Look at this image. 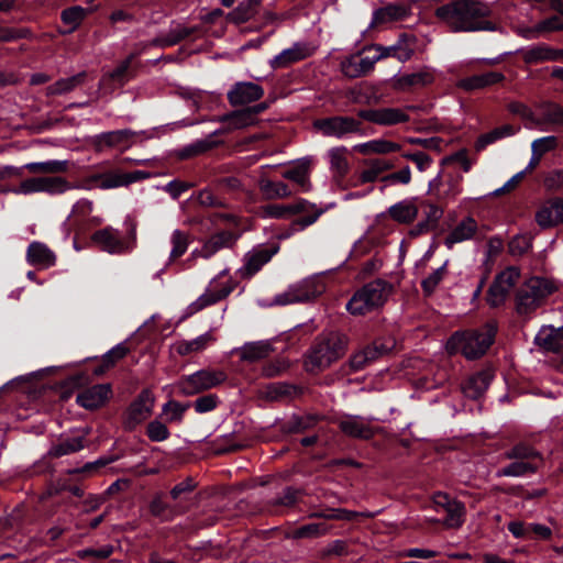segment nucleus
Returning a JSON list of instances; mask_svg holds the SVG:
<instances>
[{
  "label": "nucleus",
  "instance_id": "obj_1",
  "mask_svg": "<svg viewBox=\"0 0 563 563\" xmlns=\"http://www.w3.org/2000/svg\"><path fill=\"white\" fill-rule=\"evenodd\" d=\"M492 8L481 0H454L435 10V16L453 32L495 31Z\"/></svg>",
  "mask_w": 563,
  "mask_h": 563
},
{
  "label": "nucleus",
  "instance_id": "obj_2",
  "mask_svg": "<svg viewBox=\"0 0 563 563\" xmlns=\"http://www.w3.org/2000/svg\"><path fill=\"white\" fill-rule=\"evenodd\" d=\"M497 325L489 321L478 329L457 331L446 342V350L461 352L468 360L483 356L495 341Z\"/></svg>",
  "mask_w": 563,
  "mask_h": 563
},
{
  "label": "nucleus",
  "instance_id": "obj_3",
  "mask_svg": "<svg viewBox=\"0 0 563 563\" xmlns=\"http://www.w3.org/2000/svg\"><path fill=\"white\" fill-rule=\"evenodd\" d=\"M346 350V339L339 332L318 335L309 349L305 367L310 373L321 372L341 358Z\"/></svg>",
  "mask_w": 563,
  "mask_h": 563
},
{
  "label": "nucleus",
  "instance_id": "obj_4",
  "mask_svg": "<svg viewBox=\"0 0 563 563\" xmlns=\"http://www.w3.org/2000/svg\"><path fill=\"white\" fill-rule=\"evenodd\" d=\"M512 462L497 471L498 477H521L534 474L543 465V456L533 446L518 443L504 453Z\"/></svg>",
  "mask_w": 563,
  "mask_h": 563
},
{
  "label": "nucleus",
  "instance_id": "obj_5",
  "mask_svg": "<svg viewBox=\"0 0 563 563\" xmlns=\"http://www.w3.org/2000/svg\"><path fill=\"white\" fill-rule=\"evenodd\" d=\"M325 291V284L321 276L313 275L303 278L275 296L273 303L287 306L299 302L312 301Z\"/></svg>",
  "mask_w": 563,
  "mask_h": 563
},
{
  "label": "nucleus",
  "instance_id": "obj_6",
  "mask_svg": "<svg viewBox=\"0 0 563 563\" xmlns=\"http://www.w3.org/2000/svg\"><path fill=\"white\" fill-rule=\"evenodd\" d=\"M555 289L554 283L550 279L542 277L528 279L517 294V311L521 314L530 313Z\"/></svg>",
  "mask_w": 563,
  "mask_h": 563
},
{
  "label": "nucleus",
  "instance_id": "obj_7",
  "mask_svg": "<svg viewBox=\"0 0 563 563\" xmlns=\"http://www.w3.org/2000/svg\"><path fill=\"white\" fill-rule=\"evenodd\" d=\"M386 283L377 279L356 291L346 303V310L354 316L365 314L382 306L385 300Z\"/></svg>",
  "mask_w": 563,
  "mask_h": 563
},
{
  "label": "nucleus",
  "instance_id": "obj_8",
  "mask_svg": "<svg viewBox=\"0 0 563 563\" xmlns=\"http://www.w3.org/2000/svg\"><path fill=\"white\" fill-rule=\"evenodd\" d=\"M224 371L205 368L183 376L176 384L178 391L185 396H194L214 388L227 380Z\"/></svg>",
  "mask_w": 563,
  "mask_h": 563
},
{
  "label": "nucleus",
  "instance_id": "obj_9",
  "mask_svg": "<svg viewBox=\"0 0 563 563\" xmlns=\"http://www.w3.org/2000/svg\"><path fill=\"white\" fill-rule=\"evenodd\" d=\"M228 269H223L217 277L210 280L205 292L187 307L188 316L217 303L233 291L235 284L228 277Z\"/></svg>",
  "mask_w": 563,
  "mask_h": 563
},
{
  "label": "nucleus",
  "instance_id": "obj_10",
  "mask_svg": "<svg viewBox=\"0 0 563 563\" xmlns=\"http://www.w3.org/2000/svg\"><path fill=\"white\" fill-rule=\"evenodd\" d=\"M387 54V48L369 46L362 52L351 54L342 59L341 70L349 78H357L369 73L374 65Z\"/></svg>",
  "mask_w": 563,
  "mask_h": 563
},
{
  "label": "nucleus",
  "instance_id": "obj_11",
  "mask_svg": "<svg viewBox=\"0 0 563 563\" xmlns=\"http://www.w3.org/2000/svg\"><path fill=\"white\" fill-rule=\"evenodd\" d=\"M314 128L324 136L344 139L351 134L365 135L362 123L351 117H331L314 122Z\"/></svg>",
  "mask_w": 563,
  "mask_h": 563
},
{
  "label": "nucleus",
  "instance_id": "obj_12",
  "mask_svg": "<svg viewBox=\"0 0 563 563\" xmlns=\"http://www.w3.org/2000/svg\"><path fill=\"white\" fill-rule=\"evenodd\" d=\"M519 277L520 272L514 266L499 273L488 289L487 302L492 307L500 306L519 280Z\"/></svg>",
  "mask_w": 563,
  "mask_h": 563
},
{
  "label": "nucleus",
  "instance_id": "obj_13",
  "mask_svg": "<svg viewBox=\"0 0 563 563\" xmlns=\"http://www.w3.org/2000/svg\"><path fill=\"white\" fill-rule=\"evenodd\" d=\"M154 401L155 398L151 390H142L125 411L123 421L124 428L126 430H133L136 426L145 421L152 415Z\"/></svg>",
  "mask_w": 563,
  "mask_h": 563
},
{
  "label": "nucleus",
  "instance_id": "obj_14",
  "mask_svg": "<svg viewBox=\"0 0 563 563\" xmlns=\"http://www.w3.org/2000/svg\"><path fill=\"white\" fill-rule=\"evenodd\" d=\"M290 210L291 217L295 214L300 216L291 223L289 228L291 233L302 231L306 228L310 227L325 211L324 208L318 207L317 205L306 199H298L296 201L290 202Z\"/></svg>",
  "mask_w": 563,
  "mask_h": 563
},
{
  "label": "nucleus",
  "instance_id": "obj_15",
  "mask_svg": "<svg viewBox=\"0 0 563 563\" xmlns=\"http://www.w3.org/2000/svg\"><path fill=\"white\" fill-rule=\"evenodd\" d=\"M278 252L277 246L260 245L244 255V264L238 271L241 277L251 278Z\"/></svg>",
  "mask_w": 563,
  "mask_h": 563
},
{
  "label": "nucleus",
  "instance_id": "obj_16",
  "mask_svg": "<svg viewBox=\"0 0 563 563\" xmlns=\"http://www.w3.org/2000/svg\"><path fill=\"white\" fill-rule=\"evenodd\" d=\"M91 239L99 249L110 254H124L132 252L124 238L121 236L119 230L112 227H106L96 231Z\"/></svg>",
  "mask_w": 563,
  "mask_h": 563
},
{
  "label": "nucleus",
  "instance_id": "obj_17",
  "mask_svg": "<svg viewBox=\"0 0 563 563\" xmlns=\"http://www.w3.org/2000/svg\"><path fill=\"white\" fill-rule=\"evenodd\" d=\"M264 96V89L253 81H238L227 93L231 106H245L260 100Z\"/></svg>",
  "mask_w": 563,
  "mask_h": 563
},
{
  "label": "nucleus",
  "instance_id": "obj_18",
  "mask_svg": "<svg viewBox=\"0 0 563 563\" xmlns=\"http://www.w3.org/2000/svg\"><path fill=\"white\" fill-rule=\"evenodd\" d=\"M314 53V46L307 42H296L289 48L283 49L271 60L273 68H285L289 65L310 57Z\"/></svg>",
  "mask_w": 563,
  "mask_h": 563
},
{
  "label": "nucleus",
  "instance_id": "obj_19",
  "mask_svg": "<svg viewBox=\"0 0 563 563\" xmlns=\"http://www.w3.org/2000/svg\"><path fill=\"white\" fill-rule=\"evenodd\" d=\"M536 221L542 229L553 228L563 222V198L547 201L536 213Z\"/></svg>",
  "mask_w": 563,
  "mask_h": 563
},
{
  "label": "nucleus",
  "instance_id": "obj_20",
  "mask_svg": "<svg viewBox=\"0 0 563 563\" xmlns=\"http://www.w3.org/2000/svg\"><path fill=\"white\" fill-rule=\"evenodd\" d=\"M125 187L124 175L119 170H111L102 174H95L86 177L79 188L85 190L99 189H113Z\"/></svg>",
  "mask_w": 563,
  "mask_h": 563
},
{
  "label": "nucleus",
  "instance_id": "obj_21",
  "mask_svg": "<svg viewBox=\"0 0 563 563\" xmlns=\"http://www.w3.org/2000/svg\"><path fill=\"white\" fill-rule=\"evenodd\" d=\"M433 74L424 68L417 73L396 75L391 79V87L398 91H409L415 88L424 87L432 84Z\"/></svg>",
  "mask_w": 563,
  "mask_h": 563
},
{
  "label": "nucleus",
  "instance_id": "obj_22",
  "mask_svg": "<svg viewBox=\"0 0 563 563\" xmlns=\"http://www.w3.org/2000/svg\"><path fill=\"white\" fill-rule=\"evenodd\" d=\"M110 395V385L98 384L78 393L76 401L79 406L92 410L101 407L109 399Z\"/></svg>",
  "mask_w": 563,
  "mask_h": 563
},
{
  "label": "nucleus",
  "instance_id": "obj_23",
  "mask_svg": "<svg viewBox=\"0 0 563 563\" xmlns=\"http://www.w3.org/2000/svg\"><path fill=\"white\" fill-rule=\"evenodd\" d=\"M533 125L544 130L545 125L563 126V107L555 102H542L537 107Z\"/></svg>",
  "mask_w": 563,
  "mask_h": 563
},
{
  "label": "nucleus",
  "instance_id": "obj_24",
  "mask_svg": "<svg viewBox=\"0 0 563 563\" xmlns=\"http://www.w3.org/2000/svg\"><path fill=\"white\" fill-rule=\"evenodd\" d=\"M238 240V236L230 231H222L217 234H213L202 246L200 250H195L192 252L194 256L210 258L217 252L222 249L232 247Z\"/></svg>",
  "mask_w": 563,
  "mask_h": 563
},
{
  "label": "nucleus",
  "instance_id": "obj_25",
  "mask_svg": "<svg viewBox=\"0 0 563 563\" xmlns=\"http://www.w3.org/2000/svg\"><path fill=\"white\" fill-rule=\"evenodd\" d=\"M338 426L344 434L353 438L368 439L374 433L369 421L360 416H344L338 420Z\"/></svg>",
  "mask_w": 563,
  "mask_h": 563
},
{
  "label": "nucleus",
  "instance_id": "obj_26",
  "mask_svg": "<svg viewBox=\"0 0 563 563\" xmlns=\"http://www.w3.org/2000/svg\"><path fill=\"white\" fill-rule=\"evenodd\" d=\"M26 261L30 265L48 268L55 264L56 256L46 244L34 241L27 246Z\"/></svg>",
  "mask_w": 563,
  "mask_h": 563
},
{
  "label": "nucleus",
  "instance_id": "obj_27",
  "mask_svg": "<svg viewBox=\"0 0 563 563\" xmlns=\"http://www.w3.org/2000/svg\"><path fill=\"white\" fill-rule=\"evenodd\" d=\"M505 79L503 73L499 71H487L483 74H476L466 78L461 79L457 82V87L466 91L484 89L492 87L496 84L501 82Z\"/></svg>",
  "mask_w": 563,
  "mask_h": 563
},
{
  "label": "nucleus",
  "instance_id": "obj_28",
  "mask_svg": "<svg viewBox=\"0 0 563 563\" xmlns=\"http://www.w3.org/2000/svg\"><path fill=\"white\" fill-rule=\"evenodd\" d=\"M534 342L545 351L559 352L561 349H563V327H542L537 333Z\"/></svg>",
  "mask_w": 563,
  "mask_h": 563
},
{
  "label": "nucleus",
  "instance_id": "obj_29",
  "mask_svg": "<svg viewBox=\"0 0 563 563\" xmlns=\"http://www.w3.org/2000/svg\"><path fill=\"white\" fill-rule=\"evenodd\" d=\"M478 230L477 222L472 217H466L460 221L445 238V245L452 247L456 243H462L473 239Z\"/></svg>",
  "mask_w": 563,
  "mask_h": 563
},
{
  "label": "nucleus",
  "instance_id": "obj_30",
  "mask_svg": "<svg viewBox=\"0 0 563 563\" xmlns=\"http://www.w3.org/2000/svg\"><path fill=\"white\" fill-rule=\"evenodd\" d=\"M492 379L493 373L490 371L478 372L463 384V394L471 399H477L486 391Z\"/></svg>",
  "mask_w": 563,
  "mask_h": 563
},
{
  "label": "nucleus",
  "instance_id": "obj_31",
  "mask_svg": "<svg viewBox=\"0 0 563 563\" xmlns=\"http://www.w3.org/2000/svg\"><path fill=\"white\" fill-rule=\"evenodd\" d=\"M311 158L303 157L298 159L295 165L283 173V177L294 181L301 190L307 191L310 188L309 173Z\"/></svg>",
  "mask_w": 563,
  "mask_h": 563
},
{
  "label": "nucleus",
  "instance_id": "obj_32",
  "mask_svg": "<svg viewBox=\"0 0 563 563\" xmlns=\"http://www.w3.org/2000/svg\"><path fill=\"white\" fill-rule=\"evenodd\" d=\"M522 58L528 64L554 62L563 58V51L554 49L548 45H536L527 48L522 53Z\"/></svg>",
  "mask_w": 563,
  "mask_h": 563
},
{
  "label": "nucleus",
  "instance_id": "obj_33",
  "mask_svg": "<svg viewBox=\"0 0 563 563\" xmlns=\"http://www.w3.org/2000/svg\"><path fill=\"white\" fill-rule=\"evenodd\" d=\"M420 210L417 198L405 199L389 207V217L399 223L412 222Z\"/></svg>",
  "mask_w": 563,
  "mask_h": 563
},
{
  "label": "nucleus",
  "instance_id": "obj_34",
  "mask_svg": "<svg viewBox=\"0 0 563 563\" xmlns=\"http://www.w3.org/2000/svg\"><path fill=\"white\" fill-rule=\"evenodd\" d=\"M273 351L268 341H257L244 344L240 350V358L246 362H257L266 358Z\"/></svg>",
  "mask_w": 563,
  "mask_h": 563
},
{
  "label": "nucleus",
  "instance_id": "obj_35",
  "mask_svg": "<svg viewBox=\"0 0 563 563\" xmlns=\"http://www.w3.org/2000/svg\"><path fill=\"white\" fill-rule=\"evenodd\" d=\"M136 54H130L124 60H122L113 70L109 71L103 76L102 81H112L114 86L122 87L125 85L131 78V65L134 60Z\"/></svg>",
  "mask_w": 563,
  "mask_h": 563
},
{
  "label": "nucleus",
  "instance_id": "obj_36",
  "mask_svg": "<svg viewBox=\"0 0 563 563\" xmlns=\"http://www.w3.org/2000/svg\"><path fill=\"white\" fill-rule=\"evenodd\" d=\"M517 131H518V129L511 124H504L501 126L495 128L492 131L478 136V139L475 143V148H476V151H482L486 146H488L499 140L515 135L517 133Z\"/></svg>",
  "mask_w": 563,
  "mask_h": 563
},
{
  "label": "nucleus",
  "instance_id": "obj_37",
  "mask_svg": "<svg viewBox=\"0 0 563 563\" xmlns=\"http://www.w3.org/2000/svg\"><path fill=\"white\" fill-rule=\"evenodd\" d=\"M417 38L413 34L404 33L399 36L396 44L389 46V56L396 57L400 62H406L411 58Z\"/></svg>",
  "mask_w": 563,
  "mask_h": 563
},
{
  "label": "nucleus",
  "instance_id": "obj_38",
  "mask_svg": "<svg viewBox=\"0 0 563 563\" xmlns=\"http://www.w3.org/2000/svg\"><path fill=\"white\" fill-rule=\"evenodd\" d=\"M134 132L129 129L103 132L95 136V145L101 150L104 146L113 147L126 143Z\"/></svg>",
  "mask_w": 563,
  "mask_h": 563
},
{
  "label": "nucleus",
  "instance_id": "obj_39",
  "mask_svg": "<svg viewBox=\"0 0 563 563\" xmlns=\"http://www.w3.org/2000/svg\"><path fill=\"white\" fill-rule=\"evenodd\" d=\"M21 168H22V170L27 169L30 173H33V174H58V173H64L67 170L68 163H67V161H57V159L45 161V162H32V163L25 164Z\"/></svg>",
  "mask_w": 563,
  "mask_h": 563
},
{
  "label": "nucleus",
  "instance_id": "obj_40",
  "mask_svg": "<svg viewBox=\"0 0 563 563\" xmlns=\"http://www.w3.org/2000/svg\"><path fill=\"white\" fill-rule=\"evenodd\" d=\"M169 242L172 250L168 256V264L175 262L187 252L189 246V235L186 232L176 229L172 232Z\"/></svg>",
  "mask_w": 563,
  "mask_h": 563
},
{
  "label": "nucleus",
  "instance_id": "obj_41",
  "mask_svg": "<svg viewBox=\"0 0 563 563\" xmlns=\"http://www.w3.org/2000/svg\"><path fill=\"white\" fill-rule=\"evenodd\" d=\"M213 341V336L211 333L206 332L192 340L186 341H179L177 342L175 349L178 354L180 355H187L190 353L202 351L207 347L209 343Z\"/></svg>",
  "mask_w": 563,
  "mask_h": 563
},
{
  "label": "nucleus",
  "instance_id": "obj_42",
  "mask_svg": "<svg viewBox=\"0 0 563 563\" xmlns=\"http://www.w3.org/2000/svg\"><path fill=\"white\" fill-rule=\"evenodd\" d=\"M260 190L267 199H280L291 195V190L285 183L269 179H262L260 181Z\"/></svg>",
  "mask_w": 563,
  "mask_h": 563
},
{
  "label": "nucleus",
  "instance_id": "obj_43",
  "mask_svg": "<svg viewBox=\"0 0 563 563\" xmlns=\"http://www.w3.org/2000/svg\"><path fill=\"white\" fill-rule=\"evenodd\" d=\"M89 10L79 5L70 7L62 11L60 18L64 24L68 25V30L64 33L74 32L84 21Z\"/></svg>",
  "mask_w": 563,
  "mask_h": 563
},
{
  "label": "nucleus",
  "instance_id": "obj_44",
  "mask_svg": "<svg viewBox=\"0 0 563 563\" xmlns=\"http://www.w3.org/2000/svg\"><path fill=\"white\" fill-rule=\"evenodd\" d=\"M262 0H243L230 13V19L235 23H244L256 13Z\"/></svg>",
  "mask_w": 563,
  "mask_h": 563
},
{
  "label": "nucleus",
  "instance_id": "obj_45",
  "mask_svg": "<svg viewBox=\"0 0 563 563\" xmlns=\"http://www.w3.org/2000/svg\"><path fill=\"white\" fill-rule=\"evenodd\" d=\"M443 525L449 529H459L465 521V506L461 501L453 503L445 511Z\"/></svg>",
  "mask_w": 563,
  "mask_h": 563
},
{
  "label": "nucleus",
  "instance_id": "obj_46",
  "mask_svg": "<svg viewBox=\"0 0 563 563\" xmlns=\"http://www.w3.org/2000/svg\"><path fill=\"white\" fill-rule=\"evenodd\" d=\"M84 442L85 440L82 437L67 438L59 442L58 444L54 445L49 450V454L54 457H59L63 455L75 453L84 448Z\"/></svg>",
  "mask_w": 563,
  "mask_h": 563
},
{
  "label": "nucleus",
  "instance_id": "obj_47",
  "mask_svg": "<svg viewBox=\"0 0 563 563\" xmlns=\"http://www.w3.org/2000/svg\"><path fill=\"white\" fill-rule=\"evenodd\" d=\"M416 3V0H397L389 3V22L405 21L410 18Z\"/></svg>",
  "mask_w": 563,
  "mask_h": 563
},
{
  "label": "nucleus",
  "instance_id": "obj_48",
  "mask_svg": "<svg viewBox=\"0 0 563 563\" xmlns=\"http://www.w3.org/2000/svg\"><path fill=\"white\" fill-rule=\"evenodd\" d=\"M384 352V346L382 345L380 349L376 346H368L365 350L355 353L350 358V366L353 371H360L364 368V366L374 360L378 354H382Z\"/></svg>",
  "mask_w": 563,
  "mask_h": 563
},
{
  "label": "nucleus",
  "instance_id": "obj_49",
  "mask_svg": "<svg viewBox=\"0 0 563 563\" xmlns=\"http://www.w3.org/2000/svg\"><path fill=\"white\" fill-rule=\"evenodd\" d=\"M82 80V75H75L68 78H62L48 86L46 89L47 96H56L67 93L74 90Z\"/></svg>",
  "mask_w": 563,
  "mask_h": 563
},
{
  "label": "nucleus",
  "instance_id": "obj_50",
  "mask_svg": "<svg viewBox=\"0 0 563 563\" xmlns=\"http://www.w3.org/2000/svg\"><path fill=\"white\" fill-rule=\"evenodd\" d=\"M419 206L426 214V220L418 224L419 231H428L429 229L435 227L437 222L442 217L443 211L441 208L433 203L419 202Z\"/></svg>",
  "mask_w": 563,
  "mask_h": 563
},
{
  "label": "nucleus",
  "instance_id": "obj_51",
  "mask_svg": "<svg viewBox=\"0 0 563 563\" xmlns=\"http://www.w3.org/2000/svg\"><path fill=\"white\" fill-rule=\"evenodd\" d=\"M191 34V30L184 25H176L173 27L166 36H162L154 41V44L161 47L173 46L188 37Z\"/></svg>",
  "mask_w": 563,
  "mask_h": 563
},
{
  "label": "nucleus",
  "instance_id": "obj_52",
  "mask_svg": "<svg viewBox=\"0 0 563 563\" xmlns=\"http://www.w3.org/2000/svg\"><path fill=\"white\" fill-rule=\"evenodd\" d=\"M43 184V192L48 195H60L69 189L79 188V186H73L65 178L58 176H44Z\"/></svg>",
  "mask_w": 563,
  "mask_h": 563
},
{
  "label": "nucleus",
  "instance_id": "obj_53",
  "mask_svg": "<svg viewBox=\"0 0 563 563\" xmlns=\"http://www.w3.org/2000/svg\"><path fill=\"white\" fill-rule=\"evenodd\" d=\"M44 177H31L22 180L19 186L11 189L14 195H33L43 192Z\"/></svg>",
  "mask_w": 563,
  "mask_h": 563
},
{
  "label": "nucleus",
  "instance_id": "obj_54",
  "mask_svg": "<svg viewBox=\"0 0 563 563\" xmlns=\"http://www.w3.org/2000/svg\"><path fill=\"white\" fill-rule=\"evenodd\" d=\"M232 129H243L254 124L252 112L247 109L233 111L223 119Z\"/></svg>",
  "mask_w": 563,
  "mask_h": 563
},
{
  "label": "nucleus",
  "instance_id": "obj_55",
  "mask_svg": "<svg viewBox=\"0 0 563 563\" xmlns=\"http://www.w3.org/2000/svg\"><path fill=\"white\" fill-rule=\"evenodd\" d=\"M329 530L324 521L311 522L297 528L292 534L294 538H316L327 533Z\"/></svg>",
  "mask_w": 563,
  "mask_h": 563
},
{
  "label": "nucleus",
  "instance_id": "obj_56",
  "mask_svg": "<svg viewBox=\"0 0 563 563\" xmlns=\"http://www.w3.org/2000/svg\"><path fill=\"white\" fill-rule=\"evenodd\" d=\"M542 184L547 191H561L563 189V168H554L547 172L543 175Z\"/></svg>",
  "mask_w": 563,
  "mask_h": 563
},
{
  "label": "nucleus",
  "instance_id": "obj_57",
  "mask_svg": "<svg viewBox=\"0 0 563 563\" xmlns=\"http://www.w3.org/2000/svg\"><path fill=\"white\" fill-rule=\"evenodd\" d=\"M189 405H183L178 401L170 400L163 406V413L166 416L167 422H181L185 411Z\"/></svg>",
  "mask_w": 563,
  "mask_h": 563
},
{
  "label": "nucleus",
  "instance_id": "obj_58",
  "mask_svg": "<svg viewBox=\"0 0 563 563\" xmlns=\"http://www.w3.org/2000/svg\"><path fill=\"white\" fill-rule=\"evenodd\" d=\"M345 154V147H334L328 153L331 168L338 174H344L347 169V159Z\"/></svg>",
  "mask_w": 563,
  "mask_h": 563
},
{
  "label": "nucleus",
  "instance_id": "obj_59",
  "mask_svg": "<svg viewBox=\"0 0 563 563\" xmlns=\"http://www.w3.org/2000/svg\"><path fill=\"white\" fill-rule=\"evenodd\" d=\"M446 273V264H443L439 268L434 269L427 278L422 280L421 286L423 291L428 295H431L443 280Z\"/></svg>",
  "mask_w": 563,
  "mask_h": 563
},
{
  "label": "nucleus",
  "instance_id": "obj_60",
  "mask_svg": "<svg viewBox=\"0 0 563 563\" xmlns=\"http://www.w3.org/2000/svg\"><path fill=\"white\" fill-rule=\"evenodd\" d=\"M559 145L558 137L554 135H548L539 137L531 143V152L537 153L540 156L554 151Z\"/></svg>",
  "mask_w": 563,
  "mask_h": 563
},
{
  "label": "nucleus",
  "instance_id": "obj_61",
  "mask_svg": "<svg viewBox=\"0 0 563 563\" xmlns=\"http://www.w3.org/2000/svg\"><path fill=\"white\" fill-rule=\"evenodd\" d=\"M262 213L264 218L271 219H289L291 217L289 203H274L263 207Z\"/></svg>",
  "mask_w": 563,
  "mask_h": 563
},
{
  "label": "nucleus",
  "instance_id": "obj_62",
  "mask_svg": "<svg viewBox=\"0 0 563 563\" xmlns=\"http://www.w3.org/2000/svg\"><path fill=\"white\" fill-rule=\"evenodd\" d=\"M213 145H214V143L210 140H207V139L198 140L196 142L185 146L180 151V157L188 158L191 156L200 155V154L206 153L209 150H211L213 147Z\"/></svg>",
  "mask_w": 563,
  "mask_h": 563
},
{
  "label": "nucleus",
  "instance_id": "obj_63",
  "mask_svg": "<svg viewBox=\"0 0 563 563\" xmlns=\"http://www.w3.org/2000/svg\"><path fill=\"white\" fill-rule=\"evenodd\" d=\"M386 167H387V164L385 161H373L371 163V166L362 172L361 179L364 183L374 181L377 178L385 180L386 176L383 175V173Z\"/></svg>",
  "mask_w": 563,
  "mask_h": 563
},
{
  "label": "nucleus",
  "instance_id": "obj_64",
  "mask_svg": "<svg viewBox=\"0 0 563 563\" xmlns=\"http://www.w3.org/2000/svg\"><path fill=\"white\" fill-rule=\"evenodd\" d=\"M146 434L151 441L162 442L169 438L168 428L158 420H153L147 424Z\"/></svg>",
  "mask_w": 563,
  "mask_h": 563
}]
</instances>
